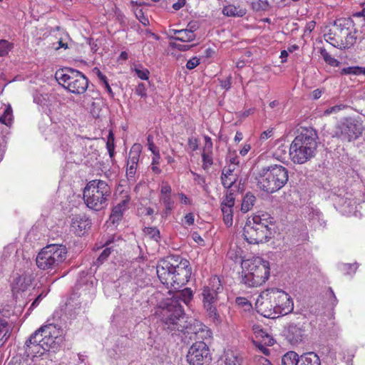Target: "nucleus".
Returning a JSON list of instances; mask_svg holds the SVG:
<instances>
[{
  "label": "nucleus",
  "mask_w": 365,
  "mask_h": 365,
  "mask_svg": "<svg viewBox=\"0 0 365 365\" xmlns=\"http://www.w3.org/2000/svg\"><path fill=\"white\" fill-rule=\"evenodd\" d=\"M187 0H168L167 3V9L171 11H177L185 7Z\"/></svg>",
  "instance_id": "nucleus-31"
},
{
  "label": "nucleus",
  "mask_w": 365,
  "mask_h": 365,
  "mask_svg": "<svg viewBox=\"0 0 365 365\" xmlns=\"http://www.w3.org/2000/svg\"><path fill=\"white\" fill-rule=\"evenodd\" d=\"M174 290L175 294L173 297L170 298V299H175L179 303H180V302H183L185 304H188L192 299L193 293L190 288H185L182 290L180 289Z\"/></svg>",
  "instance_id": "nucleus-21"
},
{
  "label": "nucleus",
  "mask_w": 365,
  "mask_h": 365,
  "mask_svg": "<svg viewBox=\"0 0 365 365\" xmlns=\"http://www.w3.org/2000/svg\"><path fill=\"white\" fill-rule=\"evenodd\" d=\"M220 86L225 90H228L231 87V76H229L225 79L220 80Z\"/></svg>",
  "instance_id": "nucleus-52"
},
{
  "label": "nucleus",
  "mask_w": 365,
  "mask_h": 365,
  "mask_svg": "<svg viewBox=\"0 0 365 365\" xmlns=\"http://www.w3.org/2000/svg\"><path fill=\"white\" fill-rule=\"evenodd\" d=\"M235 205V196L234 192L230 188H227L225 197L223 198L221 206H230L233 207Z\"/></svg>",
  "instance_id": "nucleus-36"
},
{
  "label": "nucleus",
  "mask_w": 365,
  "mask_h": 365,
  "mask_svg": "<svg viewBox=\"0 0 365 365\" xmlns=\"http://www.w3.org/2000/svg\"><path fill=\"white\" fill-rule=\"evenodd\" d=\"M232 207L230 206H221V210L223 215V220L227 225L232 224Z\"/></svg>",
  "instance_id": "nucleus-33"
},
{
  "label": "nucleus",
  "mask_w": 365,
  "mask_h": 365,
  "mask_svg": "<svg viewBox=\"0 0 365 365\" xmlns=\"http://www.w3.org/2000/svg\"><path fill=\"white\" fill-rule=\"evenodd\" d=\"M67 248L62 244L48 245L38 253L37 267L44 271L56 269L66 259Z\"/></svg>",
  "instance_id": "nucleus-7"
},
{
  "label": "nucleus",
  "mask_w": 365,
  "mask_h": 365,
  "mask_svg": "<svg viewBox=\"0 0 365 365\" xmlns=\"http://www.w3.org/2000/svg\"><path fill=\"white\" fill-rule=\"evenodd\" d=\"M188 144L193 151L196 150L198 148L197 140L196 138H189Z\"/></svg>",
  "instance_id": "nucleus-61"
},
{
  "label": "nucleus",
  "mask_w": 365,
  "mask_h": 365,
  "mask_svg": "<svg viewBox=\"0 0 365 365\" xmlns=\"http://www.w3.org/2000/svg\"><path fill=\"white\" fill-rule=\"evenodd\" d=\"M273 218L267 213L249 217L243 228V236L249 244L257 245L269 241L273 236Z\"/></svg>",
  "instance_id": "nucleus-3"
},
{
  "label": "nucleus",
  "mask_w": 365,
  "mask_h": 365,
  "mask_svg": "<svg viewBox=\"0 0 365 365\" xmlns=\"http://www.w3.org/2000/svg\"><path fill=\"white\" fill-rule=\"evenodd\" d=\"M135 72L138 78H140L142 80H148L149 78L150 72L148 69H139L135 68Z\"/></svg>",
  "instance_id": "nucleus-49"
},
{
  "label": "nucleus",
  "mask_w": 365,
  "mask_h": 365,
  "mask_svg": "<svg viewBox=\"0 0 365 365\" xmlns=\"http://www.w3.org/2000/svg\"><path fill=\"white\" fill-rule=\"evenodd\" d=\"M44 337V331L41 327L33 333L26 341L24 349L25 354L28 357H35L42 355L41 344L43 343L42 338Z\"/></svg>",
  "instance_id": "nucleus-15"
},
{
  "label": "nucleus",
  "mask_w": 365,
  "mask_h": 365,
  "mask_svg": "<svg viewBox=\"0 0 365 365\" xmlns=\"http://www.w3.org/2000/svg\"><path fill=\"white\" fill-rule=\"evenodd\" d=\"M88 44L91 46V49L93 53H96L98 49V46L96 41H94L93 38L87 39Z\"/></svg>",
  "instance_id": "nucleus-58"
},
{
  "label": "nucleus",
  "mask_w": 365,
  "mask_h": 365,
  "mask_svg": "<svg viewBox=\"0 0 365 365\" xmlns=\"http://www.w3.org/2000/svg\"><path fill=\"white\" fill-rule=\"evenodd\" d=\"M222 287L218 279H213L209 286L204 287L202 292L204 309L207 316L213 321H219L220 315L217 312L216 304L218 300V294L222 292Z\"/></svg>",
  "instance_id": "nucleus-10"
},
{
  "label": "nucleus",
  "mask_w": 365,
  "mask_h": 365,
  "mask_svg": "<svg viewBox=\"0 0 365 365\" xmlns=\"http://www.w3.org/2000/svg\"><path fill=\"white\" fill-rule=\"evenodd\" d=\"M140 153L141 145L140 144H134L129 152L127 163L138 164Z\"/></svg>",
  "instance_id": "nucleus-27"
},
{
  "label": "nucleus",
  "mask_w": 365,
  "mask_h": 365,
  "mask_svg": "<svg viewBox=\"0 0 365 365\" xmlns=\"http://www.w3.org/2000/svg\"><path fill=\"white\" fill-rule=\"evenodd\" d=\"M288 179L287 169L276 164L262 167L256 176L257 186L268 193L280 190L287 184Z\"/></svg>",
  "instance_id": "nucleus-5"
},
{
  "label": "nucleus",
  "mask_w": 365,
  "mask_h": 365,
  "mask_svg": "<svg viewBox=\"0 0 365 365\" xmlns=\"http://www.w3.org/2000/svg\"><path fill=\"white\" fill-rule=\"evenodd\" d=\"M93 71L96 72V73L97 74L98 78L101 80V81L103 82V83L104 84L106 88V91L108 92V93L111 96H113V92L107 81V78L105 75H103L101 71L98 68H94L93 69Z\"/></svg>",
  "instance_id": "nucleus-40"
},
{
  "label": "nucleus",
  "mask_w": 365,
  "mask_h": 365,
  "mask_svg": "<svg viewBox=\"0 0 365 365\" xmlns=\"http://www.w3.org/2000/svg\"><path fill=\"white\" fill-rule=\"evenodd\" d=\"M56 79L65 89L74 94H82L88 86V79L81 71L64 67L56 72Z\"/></svg>",
  "instance_id": "nucleus-9"
},
{
  "label": "nucleus",
  "mask_w": 365,
  "mask_h": 365,
  "mask_svg": "<svg viewBox=\"0 0 365 365\" xmlns=\"http://www.w3.org/2000/svg\"><path fill=\"white\" fill-rule=\"evenodd\" d=\"M157 274L167 288L179 289L189 281L192 268L190 262L179 256H170L157 265Z\"/></svg>",
  "instance_id": "nucleus-1"
},
{
  "label": "nucleus",
  "mask_w": 365,
  "mask_h": 365,
  "mask_svg": "<svg viewBox=\"0 0 365 365\" xmlns=\"http://www.w3.org/2000/svg\"><path fill=\"white\" fill-rule=\"evenodd\" d=\"M147 140L149 150L152 151L153 154H155V152L158 150V149L155 146L153 143V137L151 135H149L147 138Z\"/></svg>",
  "instance_id": "nucleus-54"
},
{
  "label": "nucleus",
  "mask_w": 365,
  "mask_h": 365,
  "mask_svg": "<svg viewBox=\"0 0 365 365\" xmlns=\"http://www.w3.org/2000/svg\"><path fill=\"white\" fill-rule=\"evenodd\" d=\"M336 135L342 140L351 142L359 138L364 130V126L361 119L349 117L344 118L339 124Z\"/></svg>",
  "instance_id": "nucleus-11"
},
{
  "label": "nucleus",
  "mask_w": 365,
  "mask_h": 365,
  "mask_svg": "<svg viewBox=\"0 0 365 365\" xmlns=\"http://www.w3.org/2000/svg\"><path fill=\"white\" fill-rule=\"evenodd\" d=\"M254 331L257 337L262 338L264 344L268 346L274 344V339L267 333L260 329L259 327H255Z\"/></svg>",
  "instance_id": "nucleus-30"
},
{
  "label": "nucleus",
  "mask_w": 365,
  "mask_h": 365,
  "mask_svg": "<svg viewBox=\"0 0 365 365\" xmlns=\"http://www.w3.org/2000/svg\"><path fill=\"white\" fill-rule=\"evenodd\" d=\"M144 233L151 240L158 242L160 238V231L157 227H145L143 230Z\"/></svg>",
  "instance_id": "nucleus-39"
},
{
  "label": "nucleus",
  "mask_w": 365,
  "mask_h": 365,
  "mask_svg": "<svg viewBox=\"0 0 365 365\" xmlns=\"http://www.w3.org/2000/svg\"><path fill=\"white\" fill-rule=\"evenodd\" d=\"M272 135H273V129L272 128L265 130L262 133V134L260 135V140H265L268 139L269 138H270Z\"/></svg>",
  "instance_id": "nucleus-57"
},
{
  "label": "nucleus",
  "mask_w": 365,
  "mask_h": 365,
  "mask_svg": "<svg viewBox=\"0 0 365 365\" xmlns=\"http://www.w3.org/2000/svg\"><path fill=\"white\" fill-rule=\"evenodd\" d=\"M222 13L228 17H242L246 14V9L240 6L229 4L222 8Z\"/></svg>",
  "instance_id": "nucleus-23"
},
{
  "label": "nucleus",
  "mask_w": 365,
  "mask_h": 365,
  "mask_svg": "<svg viewBox=\"0 0 365 365\" xmlns=\"http://www.w3.org/2000/svg\"><path fill=\"white\" fill-rule=\"evenodd\" d=\"M170 46L173 48H176L179 51H187L190 49L192 47L194 46V45H187V44H183L177 42H172L170 43Z\"/></svg>",
  "instance_id": "nucleus-48"
},
{
  "label": "nucleus",
  "mask_w": 365,
  "mask_h": 365,
  "mask_svg": "<svg viewBox=\"0 0 365 365\" xmlns=\"http://www.w3.org/2000/svg\"><path fill=\"white\" fill-rule=\"evenodd\" d=\"M186 358L190 365H208L212 360L209 347L202 341H197L192 344Z\"/></svg>",
  "instance_id": "nucleus-13"
},
{
  "label": "nucleus",
  "mask_w": 365,
  "mask_h": 365,
  "mask_svg": "<svg viewBox=\"0 0 365 365\" xmlns=\"http://www.w3.org/2000/svg\"><path fill=\"white\" fill-rule=\"evenodd\" d=\"M129 201L130 197L127 196L125 199L122 200L119 203H118L117 206L120 207V208H123V210H125L128 208Z\"/></svg>",
  "instance_id": "nucleus-59"
},
{
  "label": "nucleus",
  "mask_w": 365,
  "mask_h": 365,
  "mask_svg": "<svg viewBox=\"0 0 365 365\" xmlns=\"http://www.w3.org/2000/svg\"><path fill=\"white\" fill-rule=\"evenodd\" d=\"M200 64V59L197 57H193L186 63V68L189 70L193 69Z\"/></svg>",
  "instance_id": "nucleus-50"
},
{
  "label": "nucleus",
  "mask_w": 365,
  "mask_h": 365,
  "mask_svg": "<svg viewBox=\"0 0 365 365\" xmlns=\"http://www.w3.org/2000/svg\"><path fill=\"white\" fill-rule=\"evenodd\" d=\"M318 135L312 127L301 128L289 147L290 158L294 163L304 164L314 157Z\"/></svg>",
  "instance_id": "nucleus-2"
},
{
  "label": "nucleus",
  "mask_w": 365,
  "mask_h": 365,
  "mask_svg": "<svg viewBox=\"0 0 365 365\" xmlns=\"http://www.w3.org/2000/svg\"><path fill=\"white\" fill-rule=\"evenodd\" d=\"M171 191V187L168 183H163L160 190L162 196L170 195Z\"/></svg>",
  "instance_id": "nucleus-55"
},
{
  "label": "nucleus",
  "mask_w": 365,
  "mask_h": 365,
  "mask_svg": "<svg viewBox=\"0 0 365 365\" xmlns=\"http://www.w3.org/2000/svg\"><path fill=\"white\" fill-rule=\"evenodd\" d=\"M135 93L141 98H145L147 97V92L145 85L143 83H140L135 88Z\"/></svg>",
  "instance_id": "nucleus-47"
},
{
  "label": "nucleus",
  "mask_w": 365,
  "mask_h": 365,
  "mask_svg": "<svg viewBox=\"0 0 365 365\" xmlns=\"http://www.w3.org/2000/svg\"><path fill=\"white\" fill-rule=\"evenodd\" d=\"M280 299H284V294L282 295L273 292V289L263 292L257 301L258 312L264 317L277 318V304L275 302H279Z\"/></svg>",
  "instance_id": "nucleus-12"
},
{
  "label": "nucleus",
  "mask_w": 365,
  "mask_h": 365,
  "mask_svg": "<svg viewBox=\"0 0 365 365\" xmlns=\"http://www.w3.org/2000/svg\"><path fill=\"white\" fill-rule=\"evenodd\" d=\"M300 356L295 351H288L282 357V365H298Z\"/></svg>",
  "instance_id": "nucleus-26"
},
{
  "label": "nucleus",
  "mask_w": 365,
  "mask_h": 365,
  "mask_svg": "<svg viewBox=\"0 0 365 365\" xmlns=\"http://www.w3.org/2000/svg\"><path fill=\"white\" fill-rule=\"evenodd\" d=\"M111 253V249L109 247H107L103 250L101 254L99 255V257L97 258L96 261L94 262V264L97 267L102 264L106 259L108 257V256Z\"/></svg>",
  "instance_id": "nucleus-44"
},
{
  "label": "nucleus",
  "mask_w": 365,
  "mask_h": 365,
  "mask_svg": "<svg viewBox=\"0 0 365 365\" xmlns=\"http://www.w3.org/2000/svg\"><path fill=\"white\" fill-rule=\"evenodd\" d=\"M9 365H35V364L33 363L28 364L27 362H26L24 361H18L17 360H16V361L11 360L9 362Z\"/></svg>",
  "instance_id": "nucleus-64"
},
{
  "label": "nucleus",
  "mask_w": 365,
  "mask_h": 365,
  "mask_svg": "<svg viewBox=\"0 0 365 365\" xmlns=\"http://www.w3.org/2000/svg\"><path fill=\"white\" fill-rule=\"evenodd\" d=\"M358 267L356 263L354 264H346L344 265V269L346 270V274H350L354 273Z\"/></svg>",
  "instance_id": "nucleus-51"
},
{
  "label": "nucleus",
  "mask_w": 365,
  "mask_h": 365,
  "mask_svg": "<svg viewBox=\"0 0 365 365\" xmlns=\"http://www.w3.org/2000/svg\"><path fill=\"white\" fill-rule=\"evenodd\" d=\"M205 143L203 150L212 151V142L211 138L209 136L205 135Z\"/></svg>",
  "instance_id": "nucleus-56"
},
{
  "label": "nucleus",
  "mask_w": 365,
  "mask_h": 365,
  "mask_svg": "<svg viewBox=\"0 0 365 365\" xmlns=\"http://www.w3.org/2000/svg\"><path fill=\"white\" fill-rule=\"evenodd\" d=\"M156 314L163 329L168 332L184 331L186 317L182 306L175 299H167L159 306Z\"/></svg>",
  "instance_id": "nucleus-4"
},
{
  "label": "nucleus",
  "mask_w": 365,
  "mask_h": 365,
  "mask_svg": "<svg viewBox=\"0 0 365 365\" xmlns=\"http://www.w3.org/2000/svg\"><path fill=\"white\" fill-rule=\"evenodd\" d=\"M235 302L237 306L243 307L245 310L250 309L252 307L251 303L245 297H239L235 299Z\"/></svg>",
  "instance_id": "nucleus-46"
},
{
  "label": "nucleus",
  "mask_w": 365,
  "mask_h": 365,
  "mask_svg": "<svg viewBox=\"0 0 365 365\" xmlns=\"http://www.w3.org/2000/svg\"><path fill=\"white\" fill-rule=\"evenodd\" d=\"M161 200L165 207H174V201L171 199L170 195L162 196Z\"/></svg>",
  "instance_id": "nucleus-53"
},
{
  "label": "nucleus",
  "mask_w": 365,
  "mask_h": 365,
  "mask_svg": "<svg viewBox=\"0 0 365 365\" xmlns=\"http://www.w3.org/2000/svg\"><path fill=\"white\" fill-rule=\"evenodd\" d=\"M185 222L187 225L190 226L194 223V215L192 213H188L185 216Z\"/></svg>",
  "instance_id": "nucleus-60"
},
{
  "label": "nucleus",
  "mask_w": 365,
  "mask_h": 365,
  "mask_svg": "<svg viewBox=\"0 0 365 365\" xmlns=\"http://www.w3.org/2000/svg\"><path fill=\"white\" fill-rule=\"evenodd\" d=\"M41 329L44 331V337L42 338L43 343L41 344L42 355L46 351H49L51 349L55 351L63 341L61 331L53 324L41 326Z\"/></svg>",
  "instance_id": "nucleus-14"
},
{
  "label": "nucleus",
  "mask_w": 365,
  "mask_h": 365,
  "mask_svg": "<svg viewBox=\"0 0 365 365\" xmlns=\"http://www.w3.org/2000/svg\"><path fill=\"white\" fill-rule=\"evenodd\" d=\"M256 200V197L250 192L247 193L242 200L241 210L243 212H247L250 210Z\"/></svg>",
  "instance_id": "nucleus-28"
},
{
  "label": "nucleus",
  "mask_w": 365,
  "mask_h": 365,
  "mask_svg": "<svg viewBox=\"0 0 365 365\" xmlns=\"http://www.w3.org/2000/svg\"><path fill=\"white\" fill-rule=\"evenodd\" d=\"M195 26V24L192 26L190 29H181L179 30H175V34L177 35L175 37V39L182 42H190L193 41L195 38V34H194V31L196 29Z\"/></svg>",
  "instance_id": "nucleus-22"
},
{
  "label": "nucleus",
  "mask_w": 365,
  "mask_h": 365,
  "mask_svg": "<svg viewBox=\"0 0 365 365\" xmlns=\"http://www.w3.org/2000/svg\"><path fill=\"white\" fill-rule=\"evenodd\" d=\"M13 47V43H9L8 41L4 39L0 40V56L7 55Z\"/></svg>",
  "instance_id": "nucleus-41"
},
{
  "label": "nucleus",
  "mask_w": 365,
  "mask_h": 365,
  "mask_svg": "<svg viewBox=\"0 0 365 365\" xmlns=\"http://www.w3.org/2000/svg\"><path fill=\"white\" fill-rule=\"evenodd\" d=\"M235 168L234 165H230L227 168H224L222 170L221 180L222 184L225 188H231V187L235 183L236 178H233V180H230V182H227V178L229 176H232V173L234 172Z\"/></svg>",
  "instance_id": "nucleus-25"
},
{
  "label": "nucleus",
  "mask_w": 365,
  "mask_h": 365,
  "mask_svg": "<svg viewBox=\"0 0 365 365\" xmlns=\"http://www.w3.org/2000/svg\"><path fill=\"white\" fill-rule=\"evenodd\" d=\"M243 265L247 271L243 275L242 281L248 287H259L268 279L269 276L268 261L257 257L245 261Z\"/></svg>",
  "instance_id": "nucleus-8"
},
{
  "label": "nucleus",
  "mask_w": 365,
  "mask_h": 365,
  "mask_svg": "<svg viewBox=\"0 0 365 365\" xmlns=\"http://www.w3.org/2000/svg\"><path fill=\"white\" fill-rule=\"evenodd\" d=\"M106 148L108 151L110 157L112 158L114 156V150H115V144H114V135L112 132L109 133L108 140L106 142Z\"/></svg>",
  "instance_id": "nucleus-42"
},
{
  "label": "nucleus",
  "mask_w": 365,
  "mask_h": 365,
  "mask_svg": "<svg viewBox=\"0 0 365 365\" xmlns=\"http://www.w3.org/2000/svg\"><path fill=\"white\" fill-rule=\"evenodd\" d=\"M273 292L281 294L282 295L284 294V298L283 300H279V302H275L277 304L276 312L277 317H279V315L284 316L291 313L294 309V304L289 294L278 289H273Z\"/></svg>",
  "instance_id": "nucleus-17"
},
{
  "label": "nucleus",
  "mask_w": 365,
  "mask_h": 365,
  "mask_svg": "<svg viewBox=\"0 0 365 365\" xmlns=\"http://www.w3.org/2000/svg\"><path fill=\"white\" fill-rule=\"evenodd\" d=\"M298 365H321V362L317 354L314 352H308L300 356Z\"/></svg>",
  "instance_id": "nucleus-24"
},
{
  "label": "nucleus",
  "mask_w": 365,
  "mask_h": 365,
  "mask_svg": "<svg viewBox=\"0 0 365 365\" xmlns=\"http://www.w3.org/2000/svg\"><path fill=\"white\" fill-rule=\"evenodd\" d=\"M138 164L127 163L126 176L128 180H134Z\"/></svg>",
  "instance_id": "nucleus-45"
},
{
  "label": "nucleus",
  "mask_w": 365,
  "mask_h": 365,
  "mask_svg": "<svg viewBox=\"0 0 365 365\" xmlns=\"http://www.w3.org/2000/svg\"><path fill=\"white\" fill-rule=\"evenodd\" d=\"M341 74H354L360 75L363 74V67L359 66H349L344 68L341 71Z\"/></svg>",
  "instance_id": "nucleus-43"
},
{
  "label": "nucleus",
  "mask_w": 365,
  "mask_h": 365,
  "mask_svg": "<svg viewBox=\"0 0 365 365\" xmlns=\"http://www.w3.org/2000/svg\"><path fill=\"white\" fill-rule=\"evenodd\" d=\"M183 332L194 335V339L196 340V341H204V340L210 339L212 335V332L208 327L197 320H194L189 324H187L186 322L185 331Z\"/></svg>",
  "instance_id": "nucleus-16"
},
{
  "label": "nucleus",
  "mask_w": 365,
  "mask_h": 365,
  "mask_svg": "<svg viewBox=\"0 0 365 365\" xmlns=\"http://www.w3.org/2000/svg\"><path fill=\"white\" fill-rule=\"evenodd\" d=\"M202 168L207 170L213 163L212 151L203 150L202 153Z\"/></svg>",
  "instance_id": "nucleus-38"
},
{
  "label": "nucleus",
  "mask_w": 365,
  "mask_h": 365,
  "mask_svg": "<svg viewBox=\"0 0 365 365\" xmlns=\"http://www.w3.org/2000/svg\"><path fill=\"white\" fill-rule=\"evenodd\" d=\"M305 336V330L299 324H291L288 327L287 339L292 344L303 341Z\"/></svg>",
  "instance_id": "nucleus-20"
},
{
  "label": "nucleus",
  "mask_w": 365,
  "mask_h": 365,
  "mask_svg": "<svg viewBox=\"0 0 365 365\" xmlns=\"http://www.w3.org/2000/svg\"><path fill=\"white\" fill-rule=\"evenodd\" d=\"M269 4L264 0H255L252 2V8L255 11H266L269 9Z\"/></svg>",
  "instance_id": "nucleus-37"
},
{
  "label": "nucleus",
  "mask_w": 365,
  "mask_h": 365,
  "mask_svg": "<svg viewBox=\"0 0 365 365\" xmlns=\"http://www.w3.org/2000/svg\"><path fill=\"white\" fill-rule=\"evenodd\" d=\"M32 276L30 274L24 273L18 275L14 279L12 282V290L13 292H24L31 284Z\"/></svg>",
  "instance_id": "nucleus-19"
},
{
  "label": "nucleus",
  "mask_w": 365,
  "mask_h": 365,
  "mask_svg": "<svg viewBox=\"0 0 365 365\" xmlns=\"http://www.w3.org/2000/svg\"><path fill=\"white\" fill-rule=\"evenodd\" d=\"M125 212L123 208H120V207H118L115 205L111 212V214L110 215V220L112 222L113 224L118 223L119 221L121 220L123 212Z\"/></svg>",
  "instance_id": "nucleus-32"
},
{
  "label": "nucleus",
  "mask_w": 365,
  "mask_h": 365,
  "mask_svg": "<svg viewBox=\"0 0 365 365\" xmlns=\"http://www.w3.org/2000/svg\"><path fill=\"white\" fill-rule=\"evenodd\" d=\"M0 121L9 126L13 122L12 108L10 106L6 107L3 115L0 117Z\"/></svg>",
  "instance_id": "nucleus-34"
},
{
  "label": "nucleus",
  "mask_w": 365,
  "mask_h": 365,
  "mask_svg": "<svg viewBox=\"0 0 365 365\" xmlns=\"http://www.w3.org/2000/svg\"><path fill=\"white\" fill-rule=\"evenodd\" d=\"M135 16H136L137 19L140 21V23H143V21H148V19L145 18L144 14L141 9L136 10Z\"/></svg>",
  "instance_id": "nucleus-62"
},
{
  "label": "nucleus",
  "mask_w": 365,
  "mask_h": 365,
  "mask_svg": "<svg viewBox=\"0 0 365 365\" xmlns=\"http://www.w3.org/2000/svg\"><path fill=\"white\" fill-rule=\"evenodd\" d=\"M91 227V220L85 215H76L71 220V227L76 235H83Z\"/></svg>",
  "instance_id": "nucleus-18"
},
{
  "label": "nucleus",
  "mask_w": 365,
  "mask_h": 365,
  "mask_svg": "<svg viewBox=\"0 0 365 365\" xmlns=\"http://www.w3.org/2000/svg\"><path fill=\"white\" fill-rule=\"evenodd\" d=\"M111 190L108 183L101 180L89 181L83 190V200L86 206L94 211H100L108 205Z\"/></svg>",
  "instance_id": "nucleus-6"
},
{
  "label": "nucleus",
  "mask_w": 365,
  "mask_h": 365,
  "mask_svg": "<svg viewBox=\"0 0 365 365\" xmlns=\"http://www.w3.org/2000/svg\"><path fill=\"white\" fill-rule=\"evenodd\" d=\"M9 327L7 322L4 319L0 318V336L3 334L0 339V346H2L9 337L10 334H9Z\"/></svg>",
  "instance_id": "nucleus-29"
},
{
  "label": "nucleus",
  "mask_w": 365,
  "mask_h": 365,
  "mask_svg": "<svg viewBox=\"0 0 365 365\" xmlns=\"http://www.w3.org/2000/svg\"><path fill=\"white\" fill-rule=\"evenodd\" d=\"M258 365H272L271 362L265 357L260 356L258 360Z\"/></svg>",
  "instance_id": "nucleus-63"
},
{
  "label": "nucleus",
  "mask_w": 365,
  "mask_h": 365,
  "mask_svg": "<svg viewBox=\"0 0 365 365\" xmlns=\"http://www.w3.org/2000/svg\"><path fill=\"white\" fill-rule=\"evenodd\" d=\"M320 53L324 61L330 66L336 67L339 65V62L336 58L331 57L325 48H321Z\"/></svg>",
  "instance_id": "nucleus-35"
}]
</instances>
